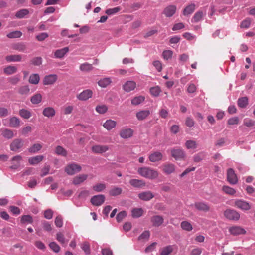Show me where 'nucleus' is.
Here are the masks:
<instances>
[{
	"mask_svg": "<svg viewBox=\"0 0 255 255\" xmlns=\"http://www.w3.org/2000/svg\"><path fill=\"white\" fill-rule=\"evenodd\" d=\"M137 173L142 177L154 180L159 176V172L149 167H142L137 169Z\"/></svg>",
	"mask_w": 255,
	"mask_h": 255,
	"instance_id": "f257e3e1",
	"label": "nucleus"
},
{
	"mask_svg": "<svg viewBox=\"0 0 255 255\" xmlns=\"http://www.w3.org/2000/svg\"><path fill=\"white\" fill-rule=\"evenodd\" d=\"M171 153L172 156L176 160L182 159L185 157V152L179 148L172 149Z\"/></svg>",
	"mask_w": 255,
	"mask_h": 255,
	"instance_id": "f03ea898",
	"label": "nucleus"
},
{
	"mask_svg": "<svg viewBox=\"0 0 255 255\" xmlns=\"http://www.w3.org/2000/svg\"><path fill=\"white\" fill-rule=\"evenodd\" d=\"M7 119L3 120V123L5 126H8L11 127L18 128L20 126V121L19 118L16 117H12L8 120V123H7Z\"/></svg>",
	"mask_w": 255,
	"mask_h": 255,
	"instance_id": "7ed1b4c3",
	"label": "nucleus"
},
{
	"mask_svg": "<svg viewBox=\"0 0 255 255\" xmlns=\"http://www.w3.org/2000/svg\"><path fill=\"white\" fill-rule=\"evenodd\" d=\"M81 170V166L76 163H72L68 165L65 171L68 175H73L79 172Z\"/></svg>",
	"mask_w": 255,
	"mask_h": 255,
	"instance_id": "20e7f679",
	"label": "nucleus"
},
{
	"mask_svg": "<svg viewBox=\"0 0 255 255\" xmlns=\"http://www.w3.org/2000/svg\"><path fill=\"white\" fill-rule=\"evenodd\" d=\"M225 216L229 220H238L239 219L240 214L232 209H227L224 212Z\"/></svg>",
	"mask_w": 255,
	"mask_h": 255,
	"instance_id": "39448f33",
	"label": "nucleus"
},
{
	"mask_svg": "<svg viewBox=\"0 0 255 255\" xmlns=\"http://www.w3.org/2000/svg\"><path fill=\"white\" fill-rule=\"evenodd\" d=\"M227 180L229 183L232 185H235L238 182V178L235 171L232 168H229L227 173Z\"/></svg>",
	"mask_w": 255,
	"mask_h": 255,
	"instance_id": "423d86ee",
	"label": "nucleus"
},
{
	"mask_svg": "<svg viewBox=\"0 0 255 255\" xmlns=\"http://www.w3.org/2000/svg\"><path fill=\"white\" fill-rule=\"evenodd\" d=\"M23 146V141L21 139L17 138L14 139L10 145L11 151L17 152Z\"/></svg>",
	"mask_w": 255,
	"mask_h": 255,
	"instance_id": "0eeeda50",
	"label": "nucleus"
},
{
	"mask_svg": "<svg viewBox=\"0 0 255 255\" xmlns=\"http://www.w3.org/2000/svg\"><path fill=\"white\" fill-rule=\"evenodd\" d=\"M105 200V197L104 195H97L93 196L91 199L92 204L94 206H99L101 205Z\"/></svg>",
	"mask_w": 255,
	"mask_h": 255,
	"instance_id": "6e6552de",
	"label": "nucleus"
},
{
	"mask_svg": "<svg viewBox=\"0 0 255 255\" xmlns=\"http://www.w3.org/2000/svg\"><path fill=\"white\" fill-rule=\"evenodd\" d=\"M235 206L242 210H248L251 208V206L248 202L240 199L235 200Z\"/></svg>",
	"mask_w": 255,
	"mask_h": 255,
	"instance_id": "1a4fd4ad",
	"label": "nucleus"
},
{
	"mask_svg": "<svg viewBox=\"0 0 255 255\" xmlns=\"http://www.w3.org/2000/svg\"><path fill=\"white\" fill-rule=\"evenodd\" d=\"M133 134V130L130 128H125L121 130L119 135L122 138L128 139Z\"/></svg>",
	"mask_w": 255,
	"mask_h": 255,
	"instance_id": "9d476101",
	"label": "nucleus"
},
{
	"mask_svg": "<svg viewBox=\"0 0 255 255\" xmlns=\"http://www.w3.org/2000/svg\"><path fill=\"white\" fill-rule=\"evenodd\" d=\"M162 171L165 174H170L175 171V166L171 163H166L162 165Z\"/></svg>",
	"mask_w": 255,
	"mask_h": 255,
	"instance_id": "9b49d317",
	"label": "nucleus"
},
{
	"mask_svg": "<svg viewBox=\"0 0 255 255\" xmlns=\"http://www.w3.org/2000/svg\"><path fill=\"white\" fill-rule=\"evenodd\" d=\"M176 10L175 5H170L164 8L163 13L167 17H171L176 13Z\"/></svg>",
	"mask_w": 255,
	"mask_h": 255,
	"instance_id": "f8f14e48",
	"label": "nucleus"
},
{
	"mask_svg": "<svg viewBox=\"0 0 255 255\" xmlns=\"http://www.w3.org/2000/svg\"><path fill=\"white\" fill-rule=\"evenodd\" d=\"M136 87V83L132 80L127 81L123 85V90L127 92H129L133 90Z\"/></svg>",
	"mask_w": 255,
	"mask_h": 255,
	"instance_id": "ddd939ff",
	"label": "nucleus"
},
{
	"mask_svg": "<svg viewBox=\"0 0 255 255\" xmlns=\"http://www.w3.org/2000/svg\"><path fill=\"white\" fill-rule=\"evenodd\" d=\"M93 92L91 90H84L77 95V98L82 101H86L92 96Z\"/></svg>",
	"mask_w": 255,
	"mask_h": 255,
	"instance_id": "4468645a",
	"label": "nucleus"
},
{
	"mask_svg": "<svg viewBox=\"0 0 255 255\" xmlns=\"http://www.w3.org/2000/svg\"><path fill=\"white\" fill-rule=\"evenodd\" d=\"M229 231L232 235L235 236L245 234L246 232L244 228L236 226L230 227Z\"/></svg>",
	"mask_w": 255,
	"mask_h": 255,
	"instance_id": "2eb2a0df",
	"label": "nucleus"
},
{
	"mask_svg": "<svg viewBox=\"0 0 255 255\" xmlns=\"http://www.w3.org/2000/svg\"><path fill=\"white\" fill-rule=\"evenodd\" d=\"M57 80V76L56 74H50L45 76L43 79L44 85H51L54 83Z\"/></svg>",
	"mask_w": 255,
	"mask_h": 255,
	"instance_id": "dca6fc26",
	"label": "nucleus"
},
{
	"mask_svg": "<svg viewBox=\"0 0 255 255\" xmlns=\"http://www.w3.org/2000/svg\"><path fill=\"white\" fill-rule=\"evenodd\" d=\"M109 149L107 145H96L92 147V151L95 153H103L106 152Z\"/></svg>",
	"mask_w": 255,
	"mask_h": 255,
	"instance_id": "f3484780",
	"label": "nucleus"
},
{
	"mask_svg": "<svg viewBox=\"0 0 255 255\" xmlns=\"http://www.w3.org/2000/svg\"><path fill=\"white\" fill-rule=\"evenodd\" d=\"M138 197L142 200L149 201L154 197V195L151 191H144L139 193Z\"/></svg>",
	"mask_w": 255,
	"mask_h": 255,
	"instance_id": "a211bd4d",
	"label": "nucleus"
},
{
	"mask_svg": "<svg viewBox=\"0 0 255 255\" xmlns=\"http://www.w3.org/2000/svg\"><path fill=\"white\" fill-rule=\"evenodd\" d=\"M162 154L160 152H155L149 156V159L152 162H155L162 160Z\"/></svg>",
	"mask_w": 255,
	"mask_h": 255,
	"instance_id": "6ab92c4d",
	"label": "nucleus"
},
{
	"mask_svg": "<svg viewBox=\"0 0 255 255\" xmlns=\"http://www.w3.org/2000/svg\"><path fill=\"white\" fill-rule=\"evenodd\" d=\"M206 10L205 11H198L196 12L194 15L193 17L192 18L191 21L192 22H198L201 21L203 17L206 15Z\"/></svg>",
	"mask_w": 255,
	"mask_h": 255,
	"instance_id": "aec40b11",
	"label": "nucleus"
},
{
	"mask_svg": "<svg viewBox=\"0 0 255 255\" xmlns=\"http://www.w3.org/2000/svg\"><path fill=\"white\" fill-rule=\"evenodd\" d=\"M22 158L20 155H16L14 156L12 159V165L10 168L12 169H17L20 165V161Z\"/></svg>",
	"mask_w": 255,
	"mask_h": 255,
	"instance_id": "412c9836",
	"label": "nucleus"
},
{
	"mask_svg": "<svg viewBox=\"0 0 255 255\" xmlns=\"http://www.w3.org/2000/svg\"><path fill=\"white\" fill-rule=\"evenodd\" d=\"M151 221L154 226L159 227L162 224L164 219L162 216L156 215L151 218Z\"/></svg>",
	"mask_w": 255,
	"mask_h": 255,
	"instance_id": "4be33fe9",
	"label": "nucleus"
},
{
	"mask_svg": "<svg viewBox=\"0 0 255 255\" xmlns=\"http://www.w3.org/2000/svg\"><path fill=\"white\" fill-rule=\"evenodd\" d=\"M150 114L148 110H141L136 113V116L138 120H143Z\"/></svg>",
	"mask_w": 255,
	"mask_h": 255,
	"instance_id": "5701e85b",
	"label": "nucleus"
},
{
	"mask_svg": "<svg viewBox=\"0 0 255 255\" xmlns=\"http://www.w3.org/2000/svg\"><path fill=\"white\" fill-rule=\"evenodd\" d=\"M43 115L48 118L53 117L56 113L55 109L52 107L45 108L42 112Z\"/></svg>",
	"mask_w": 255,
	"mask_h": 255,
	"instance_id": "b1692460",
	"label": "nucleus"
},
{
	"mask_svg": "<svg viewBox=\"0 0 255 255\" xmlns=\"http://www.w3.org/2000/svg\"><path fill=\"white\" fill-rule=\"evenodd\" d=\"M69 51V48L66 47L63 48L56 50L54 53V56L58 58H63L65 55Z\"/></svg>",
	"mask_w": 255,
	"mask_h": 255,
	"instance_id": "393cba45",
	"label": "nucleus"
},
{
	"mask_svg": "<svg viewBox=\"0 0 255 255\" xmlns=\"http://www.w3.org/2000/svg\"><path fill=\"white\" fill-rule=\"evenodd\" d=\"M129 183L133 187L136 188H140L144 186L145 185V182L141 179H131L129 181Z\"/></svg>",
	"mask_w": 255,
	"mask_h": 255,
	"instance_id": "a878e982",
	"label": "nucleus"
},
{
	"mask_svg": "<svg viewBox=\"0 0 255 255\" xmlns=\"http://www.w3.org/2000/svg\"><path fill=\"white\" fill-rule=\"evenodd\" d=\"M29 11L27 9H22L17 11L15 16L16 18L18 19H22L26 17V16L28 15Z\"/></svg>",
	"mask_w": 255,
	"mask_h": 255,
	"instance_id": "bb28decb",
	"label": "nucleus"
},
{
	"mask_svg": "<svg viewBox=\"0 0 255 255\" xmlns=\"http://www.w3.org/2000/svg\"><path fill=\"white\" fill-rule=\"evenodd\" d=\"M87 178L86 174H81L75 177L73 180V183L75 185H78L83 182Z\"/></svg>",
	"mask_w": 255,
	"mask_h": 255,
	"instance_id": "cd10ccee",
	"label": "nucleus"
},
{
	"mask_svg": "<svg viewBox=\"0 0 255 255\" xmlns=\"http://www.w3.org/2000/svg\"><path fill=\"white\" fill-rule=\"evenodd\" d=\"M195 8L196 5L194 3L189 4L184 8L183 14L185 16L190 15L194 12Z\"/></svg>",
	"mask_w": 255,
	"mask_h": 255,
	"instance_id": "c85d7f7f",
	"label": "nucleus"
},
{
	"mask_svg": "<svg viewBox=\"0 0 255 255\" xmlns=\"http://www.w3.org/2000/svg\"><path fill=\"white\" fill-rule=\"evenodd\" d=\"M195 207L200 211H208L209 210V206L204 202H197L195 204Z\"/></svg>",
	"mask_w": 255,
	"mask_h": 255,
	"instance_id": "c756f323",
	"label": "nucleus"
},
{
	"mask_svg": "<svg viewBox=\"0 0 255 255\" xmlns=\"http://www.w3.org/2000/svg\"><path fill=\"white\" fill-rule=\"evenodd\" d=\"M43 155H37L29 158L28 162L31 165H36L40 162L43 159Z\"/></svg>",
	"mask_w": 255,
	"mask_h": 255,
	"instance_id": "7c9ffc66",
	"label": "nucleus"
},
{
	"mask_svg": "<svg viewBox=\"0 0 255 255\" xmlns=\"http://www.w3.org/2000/svg\"><path fill=\"white\" fill-rule=\"evenodd\" d=\"M116 122L112 120H107L103 124V127L108 130H111L116 126Z\"/></svg>",
	"mask_w": 255,
	"mask_h": 255,
	"instance_id": "2f4dec72",
	"label": "nucleus"
},
{
	"mask_svg": "<svg viewBox=\"0 0 255 255\" xmlns=\"http://www.w3.org/2000/svg\"><path fill=\"white\" fill-rule=\"evenodd\" d=\"M175 246L174 245H169L161 249L160 255H169L171 254Z\"/></svg>",
	"mask_w": 255,
	"mask_h": 255,
	"instance_id": "473e14b6",
	"label": "nucleus"
},
{
	"mask_svg": "<svg viewBox=\"0 0 255 255\" xmlns=\"http://www.w3.org/2000/svg\"><path fill=\"white\" fill-rule=\"evenodd\" d=\"M79 69L82 72H87L92 70L93 67L92 64L85 62L80 65Z\"/></svg>",
	"mask_w": 255,
	"mask_h": 255,
	"instance_id": "72a5a7b5",
	"label": "nucleus"
},
{
	"mask_svg": "<svg viewBox=\"0 0 255 255\" xmlns=\"http://www.w3.org/2000/svg\"><path fill=\"white\" fill-rule=\"evenodd\" d=\"M238 106L242 108H245L248 104V98L247 97H242L238 99Z\"/></svg>",
	"mask_w": 255,
	"mask_h": 255,
	"instance_id": "f704fd0d",
	"label": "nucleus"
},
{
	"mask_svg": "<svg viewBox=\"0 0 255 255\" xmlns=\"http://www.w3.org/2000/svg\"><path fill=\"white\" fill-rule=\"evenodd\" d=\"M111 80L110 78L106 77L100 79L98 83L99 86L102 88H105L108 86L111 83Z\"/></svg>",
	"mask_w": 255,
	"mask_h": 255,
	"instance_id": "c9c22d12",
	"label": "nucleus"
},
{
	"mask_svg": "<svg viewBox=\"0 0 255 255\" xmlns=\"http://www.w3.org/2000/svg\"><path fill=\"white\" fill-rule=\"evenodd\" d=\"M8 62H19L21 60L22 56L20 55H10L5 58Z\"/></svg>",
	"mask_w": 255,
	"mask_h": 255,
	"instance_id": "e433bc0d",
	"label": "nucleus"
},
{
	"mask_svg": "<svg viewBox=\"0 0 255 255\" xmlns=\"http://www.w3.org/2000/svg\"><path fill=\"white\" fill-rule=\"evenodd\" d=\"M42 95L39 93H37L33 95L30 99L31 102L33 104H38L42 101Z\"/></svg>",
	"mask_w": 255,
	"mask_h": 255,
	"instance_id": "4c0bfd02",
	"label": "nucleus"
},
{
	"mask_svg": "<svg viewBox=\"0 0 255 255\" xmlns=\"http://www.w3.org/2000/svg\"><path fill=\"white\" fill-rule=\"evenodd\" d=\"M19 114L21 117L26 119H29L32 116L31 112L25 109H22L20 110Z\"/></svg>",
	"mask_w": 255,
	"mask_h": 255,
	"instance_id": "58836bf2",
	"label": "nucleus"
},
{
	"mask_svg": "<svg viewBox=\"0 0 255 255\" xmlns=\"http://www.w3.org/2000/svg\"><path fill=\"white\" fill-rule=\"evenodd\" d=\"M12 48L19 52H24L26 50V46L24 43L21 42L14 44Z\"/></svg>",
	"mask_w": 255,
	"mask_h": 255,
	"instance_id": "ea45409f",
	"label": "nucleus"
},
{
	"mask_svg": "<svg viewBox=\"0 0 255 255\" xmlns=\"http://www.w3.org/2000/svg\"><path fill=\"white\" fill-rule=\"evenodd\" d=\"M132 216L133 218H139L143 213V210L142 208H134L131 211Z\"/></svg>",
	"mask_w": 255,
	"mask_h": 255,
	"instance_id": "a19ab883",
	"label": "nucleus"
},
{
	"mask_svg": "<svg viewBox=\"0 0 255 255\" xmlns=\"http://www.w3.org/2000/svg\"><path fill=\"white\" fill-rule=\"evenodd\" d=\"M17 67L14 66H8L3 69V72L6 75H11L17 71Z\"/></svg>",
	"mask_w": 255,
	"mask_h": 255,
	"instance_id": "79ce46f5",
	"label": "nucleus"
},
{
	"mask_svg": "<svg viewBox=\"0 0 255 255\" xmlns=\"http://www.w3.org/2000/svg\"><path fill=\"white\" fill-rule=\"evenodd\" d=\"M39 80L40 77L38 74H32L29 77V82L33 84H37Z\"/></svg>",
	"mask_w": 255,
	"mask_h": 255,
	"instance_id": "37998d69",
	"label": "nucleus"
},
{
	"mask_svg": "<svg viewBox=\"0 0 255 255\" xmlns=\"http://www.w3.org/2000/svg\"><path fill=\"white\" fill-rule=\"evenodd\" d=\"M42 147V145L41 144L39 143H35L28 149V151L30 153H35L40 150Z\"/></svg>",
	"mask_w": 255,
	"mask_h": 255,
	"instance_id": "c03bdc74",
	"label": "nucleus"
},
{
	"mask_svg": "<svg viewBox=\"0 0 255 255\" xmlns=\"http://www.w3.org/2000/svg\"><path fill=\"white\" fill-rule=\"evenodd\" d=\"M145 100L144 96H139L133 98L131 100V104L133 105H138L143 102Z\"/></svg>",
	"mask_w": 255,
	"mask_h": 255,
	"instance_id": "a18cd8bd",
	"label": "nucleus"
},
{
	"mask_svg": "<svg viewBox=\"0 0 255 255\" xmlns=\"http://www.w3.org/2000/svg\"><path fill=\"white\" fill-rule=\"evenodd\" d=\"M22 33L21 31L16 30L11 32L7 34V37L9 38H16L21 36Z\"/></svg>",
	"mask_w": 255,
	"mask_h": 255,
	"instance_id": "49530a36",
	"label": "nucleus"
},
{
	"mask_svg": "<svg viewBox=\"0 0 255 255\" xmlns=\"http://www.w3.org/2000/svg\"><path fill=\"white\" fill-rule=\"evenodd\" d=\"M161 91V89L159 86L153 87L150 89V92L151 94L154 97H158Z\"/></svg>",
	"mask_w": 255,
	"mask_h": 255,
	"instance_id": "de8ad7c7",
	"label": "nucleus"
},
{
	"mask_svg": "<svg viewBox=\"0 0 255 255\" xmlns=\"http://www.w3.org/2000/svg\"><path fill=\"white\" fill-rule=\"evenodd\" d=\"M122 191V188L120 187H114L109 191V194L111 196H116L121 194Z\"/></svg>",
	"mask_w": 255,
	"mask_h": 255,
	"instance_id": "09e8293b",
	"label": "nucleus"
},
{
	"mask_svg": "<svg viewBox=\"0 0 255 255\" xmlns=\"http://www.w3.org/2000/svg\"><path fill=\"white\" fill-rule=\"evenodd\" d=\"M55 153L58 155L66 156L67 155L66 150L62 146H58L55 149Z\"/></svg>",
	"mask_w": 255,
	"mask_h": 255,
	"instance_id": "8fccbe9b",
	"label": "nucleus"
},
{
	"mask_svg": "<svg viewBox=\"0 0 255 255\" xmlns=\"http://www.w3.org/2000/svg\"><path fill=\"white\" fill-rule=\"evenodd\" d=\"M181 227L182 229L187 231H190L192 230V225L188 221H183L181 223Z\"/></svg>",
	"mask_w": 255,
	"mask_h": 255,
	"instance_id": "3c124183",
	"label": "nucleus"
},
{
	"mask_svg": "<svg viewBox=\"0 0 255 255\" xmlns=\"http://www.w3.org/2000/svg\"><path fill=\"white\" fill-rule=\"evenodd\" d=\"M21 222L22 224L32 223L33 222L32 217L29 215H23L21 218Z\"/></svg>",
	"mask_w": 255,
	"mask_h": 255,
	"instance_id": "603ef678",
	"label": "nucleus"
},
{
	"mask_svg": "<svg viewBox=\"0 0 255 255\" xmlns=\"http://www.w3.org/2000/svg\"><path fill=\"white\" fill-rule=\"evenodd\" d=\"M222 190L225 193L231 195H233L236 193V190L234 188L228 186H223L222 187Z\"/></svg>",
	"mask_w": 255,
	"mask_h": 255,
	"instance_id": "864d4df0",
	"label": "nucleus"
},
{
	"mask_svg": "<svg viewBox=\"0 0 255 255\" xmlns=\"http://www.w3.org/2000/svg\"><path fill=\"white\" fill-rule=\"evenodd\" d=\"M50 248L55 253H57L60 250V246L55 242H52L49 243Z\"/></svg>",
	"mask_w": 255,
	"mask_h": 255,
	"instance_id": "5fc2aeb1",
	"label": "nucleus"
},
{
	"mask_svg": "<svg viewBox=\"0 0 255 255\" xmlns=\"http://www.w3.org/2000/svg\"><path fill=\"white\" fill-rule=\"evenodd\" d=\"M81 248L86 255L90 254V245L87 242H85L81 245Z\"/></svg>",
	"mask_w": 255,
	"mask_h": 255,
	"instance_id": "6e6d98bb",
	"label": "nucleus"
},
{
	"mask_svg": "<svg viewBox=\"0 0 255 255\" xmlns=\"http://www.w3.org/2000/svg\"><path fill=\"white\" fill-rule=\"evenodd\" d=\"M2 135L4 137L7 139H10L13 137L12 131L7 129H5L2 131Z\"/></svg>",
	"mask_w": 255,
	"mask_h": 255,
	"instance_id": "4d7b16f0",
	"label": "nucleus"
},
{
	"mask_svg": "<svg viewBox=\"0 0 255 255\" xmlns=\"http://www.w3.org/2000/svg\"><path fill=\"white\" fill-rule=\"evenodd\" d=\"M30 89L28 86H22L19 87L18 93L21 95H26L29 93Z\"/></svg>",
	"mask_w": 255,
	"mask_h": 255,
	"instance_id": "13d9d810",
	"label": "nucleus"
},
{
	"mask_svg": "<svg viewBox=\"0 0 255 255\" xmlns=\"http://www.w3.org/2000/svg\"><path fill=\"white\" fill-rule=\"evenodd\" d=\"M187 149H195L197 147L196 141L192 140H187L185 143Z\"/></svg>",
	"mask_w": 255,
	"mask_h": 255,
	"instance_id": "bf43d9fd",
	"label": "nucleus"
},
{
	"mask_svg": "<svg viewBox=\"0 0 255 255\" xmlns=\"http://www.w3.org/2000/svg\"><path fill=\"white\" fill-rule=\"evenodd\" d=\"M107 107L105 105H98L96 107V111L99 114H104L107 111Z\"/></svg>",
	"mask_w": 255,
	"mask_h": 255,
	"instance_id": "052dcab7",
	"label": "nucleus"
},
{
	"mask_svg": "<svg viewBox=\"0 0 255 255\" xmlns=\"http://www.w3.org/2000/svg\"><path fill=\"white\" fill-rule=\"evenodd\" d=\"M106 188V185L103 183L97 184L93 186V189L96 192H101Z\"/></svg>",
	"mask_w": 255,
	"mask_h": 255,
	"instance_id": "680f3d73",
	"label": "nucleus"
},
{
	"mask_svg": "<svg viewBox=\"0 0 255 255\" xmlns=\"http://www.w3.org/2000/svg\"><path fill=\"white\" fill-rule=\"evenodd\" d=\"M42 227L45 231L50 232L52 230V227L51 224L46 221H42L41 222Z\"/></svg>",
	"mask_w": 255,
	"mask_h": 255,
	"instance_id": "e2e57ef3",
	"label": "nucleus"
},
{
	"mask_svg": "<svg viewBox=\"0 0 255 255\" xmlns=\"http://www.w3.org/2000/svg\"><path fill=\"white\" fill-rule=\"evenodd\" d=\"M250 24H251L250 18H247L241 22L240 27L242 28H247L250 26Z\"/></svg>",
	"mask_w": 255,
	"mask_h": 255,
	"instance_id": "0e129e2a",
	"label": "nucleus"
},
{
	"mask_svg": "<svg viewBox=\"0 0 255 255\" xmlns=\"http://www.w3.org/2000/svg\"><path fill=\"white\" fill-rule=\"evenodd\" d=\"M121 10L120 7H116L113 8L108 9L106 11V13L108 15H113L118 12Z\"/></svg>",
	"mask_w": 255,
	"mask_h": 255,
	"instance_id": "69168bd1",
	"label": "nucleus"
},
{
	"mask_svg": "<svg viewBox=\"0 0 255 255\" xmlns=\"http://www.w3.org/2000/svg\"><path fill=\"white\" fill-rule=\"evenodd\" d=\"M10 212L15 215H18L20 214V209L15 206H10L9 207Z\"/></svg>",
	"mask_w": 255,
	"mask_h": 255,
	"instance_id": "338daca9",
	"label": "nucleus"
},
{
	"mask_svg": "<svg viewBox=\"0 0 255 255\" xmlns=\"http://www.w3.org/2000/svg\"><path fill=\"white\" fill-rule=\"evenodd\" d=\"M63 218L61 215L57 216L55 220V225L57 227H61L63 226Z\"/></svg>",
	"mask_w": 255,
	"mask_h": 255,
	"instance_id": "774afa93",
	"label": "nucleus"
}]
</instances>
